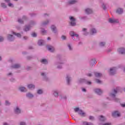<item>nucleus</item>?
Masks as SVG:
<instances>
[{
	"label": "nucleus",
	"mask_w": 125,
	"mask_h": 125,
	"mask_svg": "<svg viewBox=\"0 0 125 125\" xmlns=\"http://www.w3.org/2000/svg\"><path fill=\"white\" fill-rule=\"evenodd\" d=\"M24 40H27L28 39V37L27 36H25L23 37Z\"/></svg>",
	"instance_id": "obj_47"
},
{
	"label": "nucleus",
	"mask_w": 125,
	"mask_h": 125,
	"mask_svg": "<svg viewBox=\"0 0 125 125\" xmlns=\"http://www.w3.org/2000/svg\"><path fill=\"white\" fill-rule=\"evenodd\" d=\"M94 63H95V64H96V62H94Z\"/></svg>",
	"instance_id": "obj_61"
},
{
	"label": "nucleus",
	"mask_w": 125,
	"mask_h": 125,
	"mask_svg": "<svg viewBox=\"0 0 125 125\" xmlns=\"http://www.w3.org/2000/svg\"><path fill=\"white\" fill-rule=\"evenodd\" d=\"M15 112L16 114H20L21 113V110H20L19 108L17 107L16 109L15 110Z\"/></svg>",
	"instance_id": "obj_14"
},
{
	"label": "nucleus",
	"mask_w": 125,
	"mask_h": 125,
	"mask_svg": "<svg viewBox=\"0 0 125 125\" xmlns=\"http://www.w3.org/2000/svg\"><path fill=\"white\" fill-rule=\"evenodd\" d=\"M100 45L101 46H104L105 45V42H101V43H100Z\"/></svg>",
	"instance_id": "obj_30"
},
{
	"label": "nucleus",
	"mask_w": 125,
	"mask_h": 125,
	"mask_svg": "<svg viewBox=\"0 0 125 125\" xmlns=\"http://www.w3.org/2000/svg\"><path fill=\"white\" fill-rule=\"evenodd\" d=\"M27 97H28V98H32V97H34V95H33V94L28 93L27 95H26Z\"/></svg>",
	"instance_id": "obj_20"
},
{
	"label": "nucleus",
	"mask_w": 125,
	"mask_h": 125,
	"mask_svg": "<svg viewBox=\"0 0 125 125\" xmlns=\"http://www.w3.org/2000/svg\"><path fill=\"white\" fill-rule=\"evenodd\" d=\"M12 73H9L8 74V76H10V75H12Z\"/></svg>",
	"instance_id": "obj_57"
},
{
	"label": "nucleus",
	"mask_w": 125,
	"mask_h": 125,
	"mask_svg": "<svg viewBox=\"0 0 125 125\" xmlns=\"http://www.w3.org/2000/svg\"><path fill=\"white\" fill-rule=\"evenodd\" d=\"M8 6H13V4L12 3H9L8 4Z\"/></svg>",
	"instance_id": "obj_45"
},
{
	"label": "nucleus",
	"mask_w": 125,
	"mask_h": 125,
	"mask_svg": "<svg viewBox=\"0 0 125 125\" xmlns=\"http://www.w3.org/2000/svg\"><path fill=\"white\" fill-rule=\"evenodd\" d=\"M83 125H90V124L88 123V122H85L83 123Z\"/></svg>",
	"instance_id": "obj_33"
},
{
	"label": "nucleus",
	"mask_w": 125,
	"mask_h": 125,
	"mask_svg": "<svg viewBox=\"0 0 125 125\" xmlns=\"http://www.w3.org/2000/svg\"><path fill=\"white\" fill-rule=\"evenodd\" d=\"M20 65L18 64H16L12 66L13 68H15V69H17V68H19Z\"/></svg>",
	"instance_id": "obj_23"
},
{
	"label": "nucleus",
	"mask_w": 125,
	"mask_h": 125,
	"mask_svg": "<svg viewBox=\"0 0 125 125\" xmlns=\"http://www.w3.org/2000/svg\"><path fill=\"white\" fill-rule=\"evenodd\" d=\"M20 125H26V124L24 122H21Z\"/></svg>",
	"instance_id": "obj_44"
},
{
	"label": "nucleus",
	"mask_w": 125,
	"mask_h": 125,
	"mask_svg": "<svg viewBox=\"0 0 125 125\" xmlns=\"http://www.w3.org/2000/svg\"><path fill=\"white\" fill-rule=\"evenodd\" d=\"M75 112H78V114L81 115V117H84L85 116V113L83 112V110L80 109L79 107H76L74 108Z\"/></svg>",
	"instance_id": "obj_1"
},
{
	"label": "nucleus",
	"mask_w": 125,
	"mask_h": 125,
	"mask_svg": "<svg viewBox=\"0 0 125 125\" xmlns=\"http://www.w3.org/2000/svg\"><path fill=\"white\" fill-rule=\"evenodd\" d=\"M121 116V114L118 111H114L112 113V116L114 118H117V117H120Z\"/></svg>",
	"instance_id": "obj_4"
},
{
	"label": "nucleus",
	"mask_w": 125,
	"mask_h": 125,
	"mask_svg": "<svg viewBox=\"0 0 125 125\" xmlns=\"http://www.w3.org/2000/svg\"><path fill=\"white\" fill-rule=\"evenodd\" d=\"M47 40H48V41H49V40H50V37H48Z\"/></svg>",
	"instance_id": "obj_54"
},
{
	"label": "nucleus",
	"mask_w": 125,
	"mask_h": 125,
	"mask_svg": "<svg viewBox=\"0 0 125 125\" xmlns=\"http://www.w3.org/2000/svg\"><path fill=\"white\" fill-rule=\"evenodd\" d=\"M44 42V41H43V40H39L38 41V44L39 45H42Z\"/></svg>",
	"instance_id": "obj_15"
},
{
	"label": "nucleus",
	"mask_w": 125,
	"mask_h": 125,
	"mask_svg": "<svg viewBox=\"0 0 125 125\" xmlns=\"http://www.w3.org/2000/svg\"><path fill=\"white\" fill-rule=\"evenodd\" d=\"M13 35H15V36H17V37H18V38H21V34H19V33H16L14 32H13Z\"/></svg>",
	"instance_id": "obj_22"
},
{
	"label": "nucleus",
	"mask_w": 125,
	"mask_h": 125,
	"mask_svg": "<svg viewBox=\"0 0 125 125\" xmlns=\"http://www.w3.org/2000/svg\"><path fill=\"white\" fill-rule=\"evenodd\" d=\"M105 120H106V118L104 117V116L102 115L100 116V121H101V122H104Z\"/></svg>",
	"instance_id": "obj_17"
},
{
	"label": "nucleus",
	"mask_w": 125,
	"mask_h": 125,
	"mask_svg": "<svg viewBox=\"0 0 125 125\" xmlns=\"http://www.w3.org/2000/svg\"><path fill=\"white\" fill-rule=\"evenodd\" d=\"M25 17H23V18H24Z\"/></svg>",
	"instance_id": "obj_62"
},
{
	"label": "nucleus",
	"mask_w": 125,
	"mask_h": 125,
	"mask_svg": "<svg viewBox=\"0 0 125 125\" xmlns=\"http://www.w3.org/2000/svg\"><path fill=\"white\" fill-rule=\"evenodd\" d=\"M31 36H32V37H37V33H33L31 34Z\"/></svg>",
	"instance_id": "obj_32"
},
{
	"label": "nucleus",
	"mask_w": 125,
	"mask_h": 125,
	"mask_svg": "<svg viewBox=\"0 0 125 125\" xmlns=\"http://www.w3.org/2000/svg\"><path fill=\"white\" fill-rule=\"evenodd\" d=\"M88 77H91V76H92V74L89 73L87 74Z\"/></svg>",
	"instance_id": "obj_46"
},
{
	"label": "nucleus",
	"mask_w": 125,
	"mask_h": 125,
	"mask_svg": "<svg viewBox=\"0 0 125 125\" xmlns=\"http://www.w3.org/2000/svg\"><path fill=\"white\" fill-rule=\"evenodd\" d=\"M122 107H125V104H121Z\"/></svg>",
	"instance_id": "obj_51"
},
{
	"label": "nucleus",
	"mask_w": 125,
	"mask_h": 125,
	"mask_svg": "<svg viewBox=\"0 0 125 125\" xmlns=\"http://www.w3.org/2000/svg\"><path fill=\"white\" fill-rule=\"evenodd\" d=\"M91 33H92V35H93V34H96V30H95L94 28H93L91 30Z\"/></svg>",
	"instance_id": "obj_25"
},
{
	"label": "nucleus",
	"mask_w": 125,
	"mask_h": 125,
	"mask_svg": "<svg viewBox=\"0 0 125 125\" xmlns=\"http://www.w3.org/2000/svg\"><path fill=\"white\" fill-rule=\"evenodd\" d=\"M85 11L86 13H87V14H90L91 13H92V10H91V9H86L85 10Z\"/></svg>",
	"instance_id": "obj_7"
},
{
	"label": "nucleus",
	"mask_w": 125,
	"mask_h": 125,
	"mask_svg": "<svg viewBox=\"0 0 125 125\" xmlns=\"http://www.w3.org/2000/svg\"><path fill=\"white\" fill-rule=\"evenodd\" d=\"M83 31H86V29L83 28Z\"/></svg>",
	"instance_id": "obj_56"
},
{
	"label": "nucleus",
	"mask_w": 125,
	"mask_h": 125,
	"mask_svg": "<svg viewBox=\"0 0 125 125\" xmlns=\"http://www.w3.org/2000/svg\"><path fill=\"white\" fill-rule=\"evenodd\" d=\"M118 51L120 54H125V49L124 48H120L118 49Z\"/></svg>",
	"instance_id": "obj_5"
},
{
	"label": "nucleus",
	"mask_w": 125,
	"mask_h": 125,
	"mask_svg": "<svg viewBox=\"0 0 125 125\" xmlns=\"http://www.w3.org/2000/svg\"><path fill=\"white\" fill-rule=\"evenodd\" d=\"M66 79L67 83H69V82H70V78L68 77H67Z\"/></svg>",
	"instance_id": "obj_36"
},
{
	"label": "nucleus",
	"mask_w": 125,
	"mask_h": 125,
	"mask_svg": "<svg viewBox=\"0 0 125 125\" xmlns=\"http://www.w3.org/2000/svg\"><path fill=\"white\" fill-rule=\"evenodd\" d=\"M6 105H9L10 104V103L8 102V101H6L5 102Z\"/></svg>",
	"instance_id": "obj_38"
},
{
	"label": "nucleus",
	"mask_w": 125,
	"mask_h": 125,
	"mask_svg": "<svg viewBox=\"0 0 125 125\" xmlns=\"http://www.w3.org/2000/svg\"><path fill=\"white\" fill-rule=\"evenodd\" d=\"M103 9H106V7L104 5H103Z\"/></svg>",
	"instance_id": "obj_48"
},
{
	"label": "nucleus",
	"mask_w": 125,
	"mask_h": 125,
	"mask_svg": "<svg viewBox=\"0 0 125 125\" xmlns=\"http://www.w3.org/2000/svg\"><path fill=\"white\" fill-rule=\"evenodd\" d=\"M62 40H66V36H64V35L62 36Z\"/></svg>",
	"instance_id": "obj_37"
},
{
	"label": "nucleus",
	"mask_w": 125,
	"mask_h": 125,
	"mask_svg": "<svg viewBox=\"0 0 125 125\" xmlns=\"http://www.w3.org/2000/svg\"><path fill=\"white\" fill-rule=\"evenodd\" d=\"M47 23H48V21H47V22H43V24L46 25V24H47Z\"/></svg>",
	"instance_id": "obj_49"
},
{
	"label": "nucleus",
	"mask_w": 125,
	"mask_h": 125,
	"mask_svg": "<svg viewBox=\"0 0 125 125\" xmlns=\"http://www.w3.org/2000/svg\"><path fill=\"white\" fill-rule=\"evenodd\" d=\"M87 84H91V82H87Z\"/></svg>",
	"instance_id": "obj_50"
},
{
	"label": "nucleus",
	"mask_w": 125,
	"mask_h": 125,
	"mask_svg": "<svg viewBox=\"0 0 125 125\" xmlns=\"http://www.w3.org/2000/svg\"><path fill=\"white\" fill-rule=\"evenodd\" d=\"M41 62L43 64H47V61L45 59H43L41 61Z\"/></svg>",
	"instance_id": "obj_24"
},
{
	"label": "nucleus",
	"mask_w": 125,
	"mask_h": 125,
	"mask_svg": "<svg viewBox=\"0 0 125 125\" xmlns=\"http://www.w3.org/2000/svg\"><path fill=\"white\" fill-rule=\"evenodd\" d=\"M89 119L90 120H94V117H93V116H90Z\"/></svg>",
	"instance_id": "obj_40"
},
{
	"label": "nucleus",
	"mask_w": 125,
	"mask_h": 125,
	"mask_svg": "<svg viewBox=\"0 0 125 125\" xmlns=\"http://www.w3.org/2000/svg\"><path fill=\"white\" fill-rule=\"evenodd\" d=\"M0 60H1V57H0Z\"/></svg>",
	"instance_id": "obj_60"
},
{
	"label": "nucleus",
	"mask_w": 125,
	"mask_h": 125,
	"mask_svg": "<svg viewBox=\"0 0 125 125\" xmlns=\"http://www.w3.org/2000/svg\"><path fill=\"white\" fill-rule=\"evenodd\" d=\"M1 6L2 7H3V8H6V6L5 5V4L2 3H1Z\"/></svg>",
	"instance_id": "obj_27"
},
{
	"label": "nucleus",
	"mask_w": 125,
	"mask_h": 125,
	"mask_svg": "<svg viewBox=\"0 0 125 125\" xmlns=\"http://www.w3.org/2000/svg\"><path fill=\"white\" fill-rule=\"evenodd\" d=\"M111 125V123H105L103 125Z\"/></svg>",
	"instance_id": "obj_41"
},
{
	"label": "nucleus",
	"mask_w": 125,
	"mask_h": 125,
	"mask_svg": "<svg viewBox=\"0 0 125 125\" xmlns=\"http://www.w3.org/2000/svg\"><path fill=\"white\" fill-rule=\"evenodd\" d=\"M37 93H38V94H42V90L41 89L38 90L37 91Z\"/></svg>",
	"instance_id": "obj_29"
},
{
	"label": "nucleus",
	"mask_w": 125,
	"mask_h": 125,
	"mask_svg": "<svg viewBox=\"0 0 125 125\" xmlns=\"http://www.w3.org/2000/svg\"><path fill=\"white\" fill-rule=\"evenodd\" d=\"M42 35H45V34H46V31L44 30V29H42Z\"/></svg>",
	"instance_id": "obj_31"
},
{
	"label": "nucleus",
	"mask_w": 125,
	"mask_h": 125,
	"mask_svg": "<svg viewBox=\"0 0 125 125\" xmlns=\"http://www.w3.org/2000/svg\"><path fill=\"white\" fill-rule=\"evenodd\" d=\"M95 76L98 78H99L102 76V74L96 72L95 73Z\"/></svg>",
	"instance_id": "obj_19"
},
{
	"label": "nucleus",
	"mask_w": 125,
	"mask_h": 125,
	"mask_svg": "<svg viewBox=\"0 0 125 125\" xmlns=\"http://www.w3.org/2000/svg\"><path fill=\"white\" fill-rule=\"evenodd\" d=\"M77 2V0H72L68 2L69 4H74V3H76Z\"/></svg>",
	"instance_id": "obj_18"
},
{
	"label": "nucleus",
	"mask_w": 125,
	"mask_h": 125,
	"mask_svg": "<svg viewBox=\"0 0 125 125\" xmlns=\"http://www.w3.org/2000/svg\"><path fill=\"white\" fill-rule=\"evenodd\" d=\"M28 88L32 89V88H35V85L32 84H30L28 85Z\"/></svg>",
	"instance_id": "obj_21"
},
{
	"label": "nucleus",
	"mask_w": 125,
	"mask_h": 125,
	"mask_svg": "<svg viewBox=\"0 0 125 125\" xmlns=\"http://www.w3.org/2000/svg\"><path fill=\"white\" fill-rule=\"evenodd\" d=\"M41 75H42V76H44V73H42L41 74Z\"/></svg>",
	"instance_id": "obj_55"
},
{
	"label": "nucleus",
	"mask_w": 125,
	"mask_h": 125,
	"mask_svg": "<svg viewBox=\"0 0 125 125\" xmlns=\"http://www.w3.org/2000/svg\"><path fill=\"white\" fill-rule=\"evenodd\" d=\"M69 19L71 21L70 24L71 26H76V19L73 17H70Z\"/></svg>",
	"instance_id": "obj_2"
},
{
	"label": "nucleus",
	"mask_w": 125,
	"mask_h": 125,
	"mask_svg": "<svg viewBox=\"0 0 125 125\" xmlns=\"http://www.w3.org/2000/svg\"><path fill=\"white\" fill-rule=\"evenodd\" d=\"M116 73V68L113 67L110 68L109 74L111 76H113V75H115Z\"/></svg>",
	"instance_id": "obj_3"
},
{
	"label": "nucleus",
	"mask_w": 125,
	"mask_h": 125,
	"mask_svg": "<svg viewBox=\"0 0 125 125\" xmlns=\"http://www.w3.org/2000/svg\"><path fill=\"white\" fill-rule=\"evenodd\" d=\"M19 89L22 92H24V91H26V88L24 87H20Z\"/></svg>",
	"instance_id": "obj_16"
},
{
	"label": "nucleus",
	"mask_w": 125,
	"mask_h": 125,
	"mask_svg": "<svg viewBox=\"0 0 125 125\" xmlns=\"http://www.w3.org/2000/svg\"><path fill=\"white\" fill-rule=\"evenodd\" d=\"M6 2H9V0H5Z\"/></svg>",
	"instance_id": "obj_52"
},
{
	"label": "nucleus",
	"mask_w": 125,
	"mask_h": 125,
	"mask_svg": "<svg viewBox=\"0 0 125 125\" xmlns=\"http://www.w3.org/2000/svg\"><path fill=\"white\" fill-rule=\"evenodd\" d=\"M54 95L56 97H57V96H58V93H57V92L55 91L54 93Z\"/></svg>",
	"instance_id": "obj_34"
},
{
	"label": "nucleus",
	"mask_w": 125,
	"mask_h": 125,
	"mask_svg": "<svg viewBox=\"0 0 125 125\" xmlns=\"http://www.w3.org/2000/svg\"><path fill=\"white\" fill-rule=\"evenodd\" d=\"M114 94H111V97H115V96H116L115 94H117V92H118V89H117V90L114 89Z\"/></svg>",
	"instance_id": "obj_13"
},
{
	"label": "nucleus",
	"mask_w": 125,
	"mask_h": 125,
	"mask_svg": "<svg viewBox=\"0 0 125 125\" xmlns=\"http://www.w3.org/2000/svg\"><path fill=\"white\" fill-rule=\"evenodd\" d=\"M115 100V101L118 102V100H119V99H116Z\"/></svg>",
	"instance_id": "obj_58"
},
{
	"label": "nucleus",
	"mask_w": 125,
	"mask_h": 125,
	"mask_svg": "<svg viewBox=\"0 0 125 125\" xmlns=\"http://www.w3.org/2000/svg\"><path fill=\"white\" fill-rule=\"evenodd\" d=\"M25 17H23V18H24Z\"/></svg>",
	"instance_id": "obj_63"
},
{
	"label": "nucleus",
	"mask_w": 125,
	"mask_h": 125,
	"mask_svg": "<svg viewBox=\"0 0 125 125\" xmlns=\"http://www.w3.org/2000/svg\"><path fill=\"white\" fill-rule=\"evenodd\" d=\"M109 23H119V20H115V19H109L108 20Z\"/></svg>",
	"instance_id": "obj_6"
},
{
	"label": "nucleus",
	"mask_w": 125,
	"mask_h": 125,
	"mask_svg": "<svg viewBox=\"0 0 125 125\" xmlns=\"http://www.w3.org/2000/svg\"><path fill=\"white\" fill-rule=\"evenodd\" d=\"M95 92L96 93H98V94H101L102 93V91L100 89H96Z\"/></svg>",
	"instance_id": "obj_11"
},
{
	"label": "nucleus",
	"mask_w": 125,
	"mask_h": 125,
	"mask_svg": "<svg viewBox=\"0 0 125 125\" xmlns=\"http://www.w3.org/2000/svg\"><path fill=\"white\" fill-rule=\"evenodd\" d=\"M116 12H117V13H118V14H122V13L123 12V9H121L120 8L117 9Z\"/></svg>",
	"instance_id": "obj_12"
},
{
	"label": "nucleus",
	"mask_w": 125,
	"mask_h": 125,
	"mask_svg": "<svg viewBox=\"0 0 125 125\" xmlns=\"http://www.w3.org/2000/svg\"><path fill=\"white\" fill-rule=\"evenodd\" d=\"M58 68H59V69L61 68V67H59V66H58Z\"/></svg>",
	"instance_id": "obj_59"
},
{
	"label": "nucleus",
	"mask_w": 125,
	"mask_h": 125,
	"mask_svg": "<svg viewBox=\"0 0 125 125\" xmlns=\"http://www.w3.org/2000/svg\"><path fill=\"white\" fill-rule=\"evenodd\" d=\"M68 46L69 48V50H72V48H71V45H70V44H68Z\"/></svg>",
	"instance_id": "obj_43"
},
{
	"label": "nucleus",
	"mask_w": 125,
	"mask_h": 125,
	"mask_svg": "<svg viewBox=\"0 0 125 125\" xmlns=\"http://www.w3.org/2000/svg\"><path fill=\"white\" fill-rule=\"evenodd\" d=\"M69 34L71 37H74V36H75V37H79V35L78 34H75V32H74V31H71L69 33Z\"/></svg>",
	"instance_id": "obj_9"
},
{
	"label": "nucleus",
	"mask_w": 125,
	"mask_h": 125,
	"mask_svg": "<svg viewBox=\"0 0 125 125\" xmlns=\"http://www.w3.org/2000/svg\"><path fill=\"white\" fill-rule=\"evenodd\" d=\"M82 90H83V91H84V92H85V91H86V90H85V89H84V88H83V89H82Z\"/></svg>",
	"instance_id": "obj_53"
},
{
	"label": "nucleus",
	"mask_w": 125,
	"mask_h": 125,
	"mask_svg": "<svg viewBox=\"0 0 125 125\" xmlns=\"http://www.w3.org/2000/svg\"><path fill=\"white\" fill-rule=\"evenodd\" d=\"M29 30H30V27H29L26 26V27H25V28H24V31H25V32H27V31H29Z\"/></svg>",
	"instance_id": "obj_28"
},
{
	"label": "nucleus",
	"mask_w": 125,
	"mask_h": 125,
	"mask_svg": "<svg viewBox=\"0 0 125 125\" xmlns=\"http://www.w3.org/2000/svg\"><path fill=\"white\" fill-rule=\"evenodd\" d=\"M51 28L52 31H53V32H54V31H55V30H56V27L54 25H52L51 27Z\"/></svg>",
	"instance_id": "obj_26"
},
{
	"label": "nucleus",
	"mask_w": 125,
	"mask_h": 125,
	"mask_svg": "<svg viewBox=\"0 0 125 125\" xmlns=\"http://www.w3.org/2000/svg\"><path fill=\"white\" fill-rule=\"evenodd\" d=\"M8 40H9L10 42H12L14 39H13V36L12 35H9L8 36Z\"/></svg>",
	"instance_id": "obj_10"
},
{
	"label": "nucleus",
	"mask_w": 125,
	"mask_h": 125,
	"mask_svg": "<svg viewBox=\"0 0 125 125\" xmlns=\"http://www.w3.org/2000/svg\"><path fill=\"white\" fill-rule=\"evenodd\" d=\"M96 82L98 83H101V81L100 80H98V79L96 80Z\"/></svg>",
	"instance_id": "obj_35"
},
{
	"label": "nucleus",
	"mask_w": 125,
	"mask_h": 125,
	"mask_svg": "<svg viewBox=\"0 0 125 125\" xmlns=\"http://www.w3.org/2000/svg\"><path fill=\"white\" fill-rule=\"evenodd\" d=\"M47 48L51 52H53V51L55 50L54 47H52V46H49L47 47Z\"/></svg>",
	"instance_id": "obj_8"
},
{
	"label": "nucleus",
	"mask_w": 125,
	"mask_h": 125,
	"mask_svg": "<svg viewBox=\"0 0 125 125\" xmlns=\"http://www.w3.org/2000/svg\"><path fill=\"white\" fill-rule=\"evenodd\" d=\"M19 23H23V21L22 20L19 19L18 21Z\"/></svg>",
	"instance_id": "obj_39"
},
{
	"label": "nucleus",
	"mask_w": 125,
	"mask_h": 125,
	"mask_svg": "<svg viewBox=\"0 0 125 125\" xmlns=\"http://www.w3.org/2000/svg\"><path fill=\"white\" fill-rule=\"evenodd\" d=\"M3 41V38L0 37V42H2Z\"/></svg>",
	"instance_id": "obj_42"
}]
</instances>
